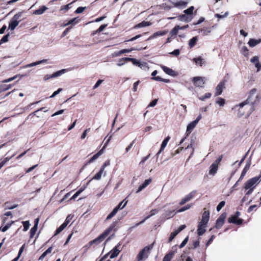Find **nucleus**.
Returning <instances> with one entry per match:
<instances>
[{"mask_svg":"<svg viewBox=\"0 0 261 261\" xmlns=\"http://www.w3.org/2000/svg\"><path fill=\"white\" fill-rule=\"evenodd\" d=\"M9 36V34H7V35L4 36L2 37V38L1 39V40H0V44L7 42L8 41Z\"/></svg>","mask_w":261,"mask_h":261,"instance_id":"53","label":"nucleus"},{"mask_svg":"<svg viewBox=\"0 0 261 261\" xmlns=\"http://www.w3.org/2000/svg\"><path fill=\"white\" fill-rule=\"evenodd\" d=\"M38 227L34 226L30 230V238H33L36 233Z\"/></svg>","mask_w":261,"mask_h":261,"instance_id":"43","label":"nucleus"},{"mask_svg":"<svg viewBox=\"0 0 261 261\" xmlns=\"http://www.w3.org/2000/svg\"><path fill=\"white\" fill-rule=\"evenodd\" d=\"M110 164V161H106L102 165V166L100 168V169H101L102 170L104 171L105 169V168L108 166H109Z\"/></svg>","mask_w":261,"mask_h":261,"instance_id":"62","label":"nucleus"},{"mask_svg":"<svg viewBox=\"0 0 261 261\" xmlns=\"http://www.w3.org/2000/svg\"><path fill=\"white\" fill-rule=\"evenodd\" d=\"M72 217L70 215H69L67 217L65 222L63 223V224H65V226H67V225L69 223L70 221L71 220Z\"/></svg>","mask_w":261,"mask_h":261,"instance_id":"60","label":"nucleus"},{"mask_svg":"<svg viewBox=\"0 0 261 261\" xmlns=\"http://www.w3.org/2000/svg\"><path fill=\"white\" fill-rule=\"evenodd\" d=\"M47 62H48L47 59H43V60L38 61H36V62H33L32 63L33 65V66H37V65H39L42 63H47Z\"/></svg>","mask_w":261,"mask_h":261,"instance_id":"47","label":"nucleus"},{"mask_svg":"<svg viewBox=\"0 0 261 261\" xmlns=\"http://www.w3.org/2000/svg\"><path fill=\"white\" fill-rule=\"evenodd\" d=\"M260 43H261V39H250L248 42V44L250 47H253Z\"/></svg>","mask_w":261,"mask_h":261,"instance_id":"16","label":"nucleus"},{"mask_svg":"<svg viewBox=\"0 0 261 261\" xmlns=\"http://www.w3.org/2000/svg\"><path fill=\"white\" fill-rule=\"evenodd\" d=\"M241 52L243 55L246 57H248L249 56V50L248 48L246 46H243L241 48Z\"/></svg>","mask_w":261,"mask_h":261,"instance_id":"38","label":"nucleus"},{"mask_svg":"<svg viewBox=\"0 0 261 261\" xmlns=\"http://www.w3.org/2000/svg\"><path fill=\"white\" fill-rule=\"evenodd\" d=\"M174 215V211H171L169 212H167L166 214L164 215V217L166 219H169L170 218H171L173 217Z\"/></svg>","mask_w":261,"mask_h":261,"instance_id":"41","label":"nucleus"},{"mask_svg":"<svg viewBox=\"0 0 261 261\" xmlns=\"http://www.w3.org/2000/svg\"><path fill=\"white\" fill-rule=\"evenodd\" d=\"M258 95L257 94V90L256 89H252L249 93L247 99L244 102L245 103L248 105L249 110L247 112L248 114H251L253 111L254 105L258 100Z\"/></svg>","mask_w":261,"mask_h":261,"instance_id":"1","label":"nucleus"},{"mask_svg":"<svg viewBox=\"0 0 261 261\" xmlns=\"http://www.w3.org/2000/svg\"><path fill=\"white\" fill-rule=\"evenodd\" d=\"M121 249V245L120 243H119L114 248H113V249L111 252L106 254L104 256V257H106L109 254L110 255L111 258H114L116 257L119 254Z\"/></svg>","mask_w":261,"mask_h":261,"instance_id":"8","label":"nucleus"},{"mask_svg":"<svg viewBox=\"0 0 261 261\" xmlns=\"http://www.w3.org/2000/svg\"><path fill=\"white\" fill-rule=\"evenodd\" d=\"M128 61H132L133 63V64H135V62H136V60L134 58H128V57L122 58L119 60V61H118L117 65L118 66H122L123 65H124L125 62H128Z\"/></svg>","mask_w":261,"mask_h":261,"instance_id":"13","label":"nucleus"},{"mask_svg":"<svg viewBox=\"0 0 261 261\" xmlns=\"http://www.w3.org/2000/svg\"><path fill=\"white\" fill-rule=\"evenodd\" d=\"M104 171L100 169V171L96 173L92 179L99 180L101 178V175Z\"/></svg>","mask_w":261,"mask_h":261,"instance_id":"39","label":"nucleus"},{"mask_svg":"<svg viewBox=\"0 0 261 261\" xmlns=\"http://www.w3.org/2000/svg\"><path fill=\"white\" fill-rule=\"evenodd\" d=\"M53 250V247H49L45 251H44L40 256L39 259H43L47 254L50 253Z\"/></svg>","mask_w":261,"mask_h":261,"instance_id":"29","label":"nucleus"},{"mask_svg":"<svg viewBox=\"0 0 261 261\" xmlns=\"http://www.w3.org/2000/svg\"><path fill=\"white\" fill-rule=\"evenodd\" d=\"M178 233L179 232L176 230L172 232L169 237V242H171Z\"/></svg>","mask_w":261,"mask_h":261,"instance_id":"48","label":"nucleus"},{"mask_svg":"<svg viewBox=\"0 0 261 261\" xmlns=\"http://www.w3.org/2000/svg\"><path fill=\"white\" fill-rule=\"evenodd\" d=\"M191 207V205L188 204V205L184 206L183 207L181 208L180 209L178 210L177 211V213H181L182 212H184L186 210H189Z\"/></svg>","mask_w":261,"mask_h":261,"instance_id":"51","label":"nucleus"},{"mask_svg":"<svg viewBox=\"0 0 261 261\" xmlns=\"http://www.w3.org/2000/svg\"><path fill=\"white\" fill-rule=\"evenodd\" d=\"M187 2L184 1H179L174 3V5L176 7L185 8L187 6Z\"/></svg>","mask_w":261,"mask_h":261,"instance_id":"30","label":"nucleus"},{"mask_svg":"<svg viewBox=\"0 0 261 261\" xmlns=\"http://www.w3.org/2000/svg\"><path fill=\"white\" fill-rule=\"evenodd\" d=\"M137 49L135 48H132L131 49H123L116 54V56H119L123 54L128 53L133 50H136Z\"/></svg>","mask_w":261,"mask_h":261,"instance_id":"28","label":"nucleus"},{"mask_svg":"<svg viewBox=\"0 0 261 261\" xmlns=\"http://www.w3.org/2000/svg\"><path fill=\"white\" fill-rule=\"evenodd\" d=\"M117 224V221L113 222L109 227L100 234L103 239H105L112 231L115 230V227H116Z\"/></svg>","mask_w":261,"mask_h":261,"instance_id":"9","label":"nucleus"},{"mask_svg":"<svg viewBox=\"0 0 261 261\" xmlns=\"http://www.w3.org/2000/svg\"><path fill=\"white\" fill-rule=\"evenodd\" d=\"M152 248V247L151 246H147L145 247L139 253V254L137 256V258L138 259V261L147 258L148 256L149 253H150V251L151 250Z\"/></svg>","mask_w":261,"mask_h":261,"instance_id":"5","label":"nucleus"},{"mask_svg":"<svg viewBox=\"0 0 261 261\" xmlns=\"http://www.w3.org/2000/svg\"><path fill=\"white\" fill-rule=\"evenodd\" d=\"M11 227V224H7L4 227H0V231L5 232Z\"/></svg>","mask_w":261,"mask_h":261,"instance_id":"55","label":"nucleus"},{"mask_svg":"<svg viewBox=\"0 0 261 261\" xmlns=\"http://www.w3.org/2000/svg\"><path fill=\"white\" fill-rule=\"evenodd\" d=\"M65 71V69H62L59 71H58L53 74H51V77L53 78H55L58 76H61L62 74L64 73Z\"/></svg>","mask_w":261,"mask_h":261,"instance_id":"37","label":"nucleus"},{"mask_svg":"<svg viewBox=\"0 0 261 261\" xmlns=\"http://www.w3.org/2000/svg\"><path fill=\"white\" fill-rule=\"evenodd\" d=\"M86 186L87 185L84 187H82L80 190L76 192V193L70 198V200L74 199L76 198L85 189Z\"/></svg>","mask_w":261,"mask_h":261,"instance_id":"35","label":"nucleus"},{"mask_svg":"<svg viewBox=\"0 0 261 261\" xmlns=\"http://www.w3.org/2000/svg\"><path fill=\"white\" fill-rule=\"evenodd\" d=\"M124 200L121 201L117 206H116L113 211L107 216V220H109L113 217L118 212L119 210L123 209L127 204V201H126L124 204Z\"/></svg>","mask_w":261,"mask_h":261,"instance_id":"6","label":"nucleus"},{"mask_svg":"<svg viewBox=\"0 0 261 261\" xmlns=\"http://www.w3.org/2000/svg\"><path fill=\"white\" fill-rule=\"evenodd\" d=\"M194 9V7L191 6L189 8L184 10V13L186 14H191L193 13Z\"/></svg>","mask_w":261,"mask_h":261,"instance_id":"52","label":"nucleus"},{"mask_svg":"<svg viewBox=\"0 0 261 261\" xmlns=\"http://www.w3.org/2000/svg\"><path fill=\"white\" fill-rule=\"evenodd\" d=\"M151 182V179H146L144 183L141 185L144 188H146Z\"/></svg>","mask_w":261,"mask_h":261,"instance_id":"57","label":"nucleus"},{"mask_svg":"<svg viewBox=\"0 0 261 261\" xmlns=\"http://www.w3.org/2000/svg\"><path fill=\"white\" fill-rule=\"evenodd\" d=\"M226 217V214L225 213L222 214L220 216V217L218 218L216 224V227L217 228H219L223 225Z\"/></svg>","mask_w":261,"mask_h":261,"instance_id":"11","label":"nucleus"},{"mask_svg":"<svg viewBox=\"0 0 261 261\" xmlns=\"http://www.w3.org/2000/svg\"><path fill=\"white\" fill-rule=\"evenodd\" d=\"M158 213V211L156 209L152 210L150 212V215L146 217L144 219H143L142 221L140 222L139 223L136 224V226H138L145 222V221L148 219H149L150 217L154 215L155 214H157Z\"/></svg>","mask_w":261,"mask_h":261,"instance_id":"22","label":"nucleus"},{"mask_svg":"<svg viewBox=\"0 0 261 261\" xmlns=\"http://www.w3.org/2000/svg\"><path fill=\"white\" fill-rule=\"evenodd\" d=\"M79 22L78 20H77L76 18H73L69 20L67 24H65V25L71 24H76Z\"/></svg>","mask_w":261,"mask_h":261,"instance_id":"59","label":"nucleus"},{"mask_svg":"<svg viewBox=\"0 0 261 261\" xmlns=\"http://www.w3.org/2000/svg\"><path fill=\"white\" fill-rule=\"evenodd\" d=\"M210 218V213L208 211H204L202 216V219L199 222L197 233L199 236H202L205 231V227Z\"/></svg>","mask_w":261,"mask_h":261,"instance_id":"2","label":"nucleus"},{"mask_svg":"<svg viewBox=\"0 0 261 261\" xmlns=\"http://www.w3.org/2000/svg\"><path fill=\"white\" fill-rule=\"evenodd\" d=\"M197 123L195 122L194 121L191 122L190 123L187 127V133H188L187 136L191 133L192 130L194 129V128L197 125Z\"/></svg>","mask_w":261,"mask_h":261,"instance_id":"21","label":"nucleus"},{"mask_svg":"<svg viewBox=\"0 0 261 261\" xmlns=\"http://www.w3.org/2000/svg\"><path fill=\"white\" fill-rule=\"evenodd\" d=\"M85 9L86 7H80L75 10V13L77 14L81 13L85 10Z\"/></svg>","mask_w":261,"mask_h":261,"instance_id":"61","label":"nucleus"},{"mask_svg":"<svg viewBox=\"0 0 261 261\" xmlns=\"http://www.w3.org/2000/svg\"><path fill=\"white\" fill-rule=\"evenodd\" d=\"M250 62L255 65V67L257 68V71H258L261 68V64L259 63L258 57L254 56L251 59Z\"/></svg>","mask_w":261,"mask_h":261,"instance_id":"14","label":"nucleus"},{"mask_svg":"<svg viewBox=\"0 0 261 261\" xmlns=\"http://www.w3.org/2000/svg\"><path fill=\"white\" fill-rule=\"evenodd\" d=\"M174 255L173 251H170L168 253L165 255L163 259V261H171Z\"/></svg>","mask_w":261,"mask_h":261,"instance_id":"25","label":"nucleus"},{"mask_svg":"<svg viewBox=\"0 0 261 261\" xmlns=\"http://www.w3.org/2000/svg\"><path fill=\"white\" fill-rule=\"evenodd\" d=\"M225 203V202L224 201H222L219 203L217 206V210L218 212H219L221 210V208L224 206Z\"/></svg>","mask_w":261,"mask_h":261,"instance_id":"54","label":"nucleus"},{"mask_svg":"<svg viewBox=\"0 0 261 261\" xmlns=\"http://www.w3.org/2000/svg\"><path fill=\"white\" fill-rule=\"evenodd\" d=\"M216 102L221 107H223L225 104V99L220 97L216 99Z\"/></svg>","mask_w":261,"mask_h":261,"instance_id":"42","label":"nucleus"},{"mask_svg":"<svg viewBox=\"0 0 261 261\" xmlns=\"http://www.w3.org/2000/svg\"><path fill=\"white\" fill-rule=\"evenodd\" d=\"M107 26V24H102L94 33H93V35L101 32Z\"/></svg>","mask_w":261,"mask_h":261,"instance_id":"50","label":"nucleus"},{"mask_svg":"<svg viewBox=\"0 0 261 261\" xmlns=\"http://www.w3.org/2000/svg\"><path fill=\"white\" fill-rule=\"evenodd\" d=\"M135 64L138 65L141 69L144 70L149 69L148 64L146 62H139L136 60Z\"/></svg>","mask_w":261,"mask_h":261,"instance_id":"23","label":"nucleus"},{"mask_svg":"<svg viewBox=\"0 0 261 261\" xmlns=\"http://www.w3.org/2000/svg\"><path fill=\"white\" fill-rule=\"evenodd\" d=\"M261 180V176H256L248 180L245 184L244 189H253L257 185Z\"/></svg>","mask_w":261,"mask_h":261,"instance_id":"3","label":"nucleus"},{"mask_svg":"<svg viewBox=\"0 0 261 261\" xmlns=\"http://www.w3.org/2000/svg\"><path fill=\"white\" fill-rule=\"evenodd\" d=\"M103 240L104 239L102 238V237L101 236V235H100L98 237L96 238L94 240L90 242L89 245H92L93 244H98L100 242H101L102 241H103Z\"/></svg>","mask_w":261,"mask_h":261,"instance_id":"32","label":"nucleus"},{"mask_svg":"<svg viewBox=\"0 0 261 261\" xmlns=\"http://www.w3.org/2000/svg\"><path fill=\"white\" fill-rule=\"evenodd\" d=\"M218 166L216 164H212L210 167L209 174L211 175H214L218 170Z\"/></svg>","mask_w":261,"mask_h":261,"instance_id":"19","label":"nucleus"},{"mask_svg":"<svg viewBox=\"0 0 261 261\" xmlns=\"http://www.w3.org/2000/svg\"><path fill=\"white\" fill-rule=\"evenodd\" d=\"M198 38L197 37H193L192 39H191L189 42V45L190 48H192L195 46L197 41Z\"/></svg>","mask_w":261,"mask_h":261,"instance_id":"34","label":"nucleus"},{"mask_svg":"<svg viewBox=\"0 0 261 261\" xmlns=\"http://www.w3.org/2000/svg\"><path fill=\"white\" fill-rule=\"evenodd\" d=\"M193 61L196 64H199L200 66H202L203 63V59L201 57H199L198 58H195L193 59Z\"/></svg>","mask_w":261,"mask_h":261,"instance_id":"40","label":"nucleus"},{"mask_svg":"<svg viewBox=\"0 0 261 261\" xmlns=\"http://www.w3.org/2000/svg\"><path fill=\"white\" fill-rule=\"evenodd\" d=\"M13 85H0V92L6 91L10 89Z\"/></svg>","mask_w":261,"mask_h":261,"instance_id":"31","label":"nucleus"},{"mask_svg":"<svg viewBox=\"0 0 261 261\" xmlns=\"http://www.w3.org/2000/svg\"><path fill=\"white\" fill-rule=\"evenodd\" d=\"M170 139V137L169 136H168L162 142V143L161 146V150H163L165 149V148L167 146V143H168V141H169Z\"/></svg>","mask_w":261,"mask_h":261,"instance_id":"36","label":"nucleus"},{"mask_svg":"<svg viewBox=\"0 0 261 261\" xmlns=\"http://www.w3.org/2000/svg\"><path fill=\"white\" fill-rule=\"evenodd\" d=\"M151 24V23L149 21H143L142 22L136 24L134 27V28L136 29L138 28H143L147 26H149Z\"/></svg>","mask_w":261,"mask_h":261,"instance_id":"20","label":"nucleus"},{"mask_svg":"<svg viewBox=\"0 0 261 261\" xmlns=\"http://www.w3.org/2000/svg\"><path fill=\"white\" fill-rule=\"evenodd\" d=\"M22 224L23 225V231H27L30 226L29 221H23Z\"/></svg>","mask_w":261,"mask_h":261,"instance_id":"44","label":"nucleus"},{"mask_svg":"<svg viewBox=\"0 0 261 261\" xmlns=\"http://www.w3.org/2000/svg\"><path fill=\"white\" fill-rule=\"evenodd\" d=\"M62 91V88L58 89L57 91H55L53 94L50 96V98H53L56 96L57 94H58L60 92Z\"/></svg>","mask_w":261,"mask_h":261,"instance_id":"63","label":"nucleus"},{"mask_svg":"<svg viewBox=\"0 0 261 261\" xmlns=\"http://www.w3.org/2000/svg\"><path fill=\"white\" fill-rule=\"evenodd\" d=\"M179 30V26L176 25L175 26L170 32V35L171 37L176 36L178 33V31Z\"/></svg>","mask_w":261,"mask_h":261,"instance_id":"33","label":"nucleus"},{"mask_svg":"<svg viewBox=\"0 0 261 261\" xmlns=\"http://www.w3.org/2000/svg\"><path fill=\"white\" fill-rule=\"evenodd\" d=\"M162 68L163 70V71L167 74L171 75V76H175L176 75L175 72L174 70H173L172 69L169 68L165 66H162Z\"/></svg>","mask_w":261,"mask_h":261,"instance_id":"17","label":"nucleus"},{"mask_svg":"<svg viewBox=\"0 0 261 261\" xmlns=\"http://www.w3.org/2000/svg\"><path fill=\"white\" fill-rule=\"evenodd\" d=\"M21 16V13L16 14L10 20L9 23V29L13 31L19 24L20 21L19 19Z\"/></svg>","mask_w":261,"mask_h":261,"instance_id":"4","label":"nucleus"},{"mask_svg":"<svg viewBox=\"0 0 261 261\" xmlns=\"http://www.w3.org/2000/svg\"><path fill=\"white\" fill-rule=\"evenodd\" d=\"M212 94L211 93H207L204 95L200 96L199 99L201 101H204L205 99L210 98Z\"/></svg>","mask_w":261,"mask_h":261,"instance_id":"46","label":"nucleus"},{"mask_svg":"<svg viewBox=\"0 0 261 261\" xmlns=\"http://www.w3.org/2000/svg\"><path fill=\"white\" fill-rule=\"evenodd\" d=\"M167 33H168V32L167 31H159V32H155L152 36L149 37L148 38V40L153 39V38H156L159 36H164V35H166V34H167Z\"/></svg>","mask_w":261,"mask_h":261,"instance_id":"18","label":"nucleus"},{"mask_svg":"<svg viewBox=\"0 0 261 261\" xmlns=\"http://www.w3.org/2000/svg\"><path fill=\"white\" fill-rule=\"evenodd\" d=\"M18 76V75H15V76H13L12 77H10L9 79L4 80L2 81V83H9V82L14 80L15 79H16L17 77Z\"/></svg>","mask_w":261,"mask_h":261,"instance_id":"49","label":"nucleus"},{"mask_svg":"<svg viewBox=\"0 0 261 261\" xmlns=\"http://www.w3.org/2000/svg\"><path fill=\"white\" fill-rule=\"evenodd\" d=\"M195 194V191H192L191 193H190L189 194L187 195L183 199L181 200V201L179 202L180 205H183L185 203H186L187 202L190 201L191 199H192Z\"/></svg>","mask_w":261,"mask_h":261,"instance_id":"12","label":"nucleus"},{"mask_svg":"<svg viewBox=\"0 0 261 261\" xmlns=\"http://www.w3.org/2000/svg\"><path fill=\"white\" fill-rule=\"evenodd\" d=\"M223 87L224 84L222 83H220L217 85L216 89V92L215 93V96L219 95L222 93Z\"/></svg>","mask_w":261,"mask_h":261,"instance_id":"24","label":"nucleus"},{"mask_svg":"<svg viewBox=\"0 0 261 261\" xmlns=\"http://www.w3.org/2000/svg\"><path fill=\"white\" fill-rule=\"evenodd\" d=\"M228 12H226L223 15H220L219 14H215V16L216 17H217L218 18H223L226 17L228 16Z\"/></svg>","mask_w":261,"mask_h":261,"instance_id":"56","label":"nucleus"},{"mask_svg":"<svg viewBox=\"0 0 261 261\" xmlns=\"http://www.w3.org/2000/svg\"><path fill=\"white\" fill-rule=\"evenodd\" d=\"M139 83H140L139 81H138L134 83L133 88V90L134 92H136L137 91V87H138V86L139 84Z\"/></svg>","mask_w":261,"mask_h":261,"instance_id":"64","label":"nucleus"},{"mask_svg":"<svg viewBox=\"0 0 261 261\" xmlns=\"http://www.w3.org/2000/svg\"><path fill=\"white\" fill-rule=\"evenodd\" d=\"M249 167H250V164H246L245 167H244V168L243 169L242 172V173H241V175L238 180V181H240L241 179H242V178L244 177V176L245 175V174H246L247 171L248 170V169H249Z\"/></svg>","mask_w":261,"mask_h":261,"instance_id":"27","label":"nucleus"},{"mask_svg":"<svg viewBox=\"0 0 261 261\" xmlns=\"http://www.w3.org/2000/svg\"><path fill=\"white\" fill-rule=\"evenodd\" d=\"M47 9V8L46 7L43 6L40 9L35 10L33 13L35 15H41Z\"/></svg>","mask_w":261,"mask_h":261,"instance_id":"26","label":"nucleus"},{"mask_svg":"<svg viewBox=\"0 0 261 261\" xmlns=\"http://www.w3.org/2000/svg\"><path fill=\"white\" fill-rule=\"evenodd\" d=\"M239 107L238 115L240 117L244 115L248 116L251 114L247 113L249 110V107H248V105L245 103L244 102L240 103L239 105Z\"/></svg>","mask_w":261,"mask_h":261,"instance_id":"7","label":"nucleus"},{"mask_svg":"<svg viewBox=\"0 0 261 261\" xmlns=\"http://www.w3.org/2000/svg\"><path fill=\"white\" fill-rule=\"evenodd\" d=\"M188 239H189V237L187 236L184 240V241L182 242V243L180 244V246H179V247L180 248L184 247L186 244L187 243L188 241Z\"/></svg>","mask_w":261,"mask_h":261,"instance_id":"58","label":"nucleus"},{"mask_svg":"<svg viewBox=\"0 0 261 261\" xmlns=\"http://www.w3.org/2000/svg\"><path fill=\"white\" fill-rule=\"evenodd\" d=\"M204 78L201 77H194L193 79V82L196 87H203L205 83Z\"/></svg>","mask_w":261,"mask_h":261,"instance_id":"10","label":"nucleus"},{"mask_svg":"<svg viewBox=\"0 0 261 261\" xmlns=\"http://www.w3.org/2000/svg\"><path fill=\"white\" fill-rule=\"evenodd\" d=\"M228 222L234 224H241L243 222V220L239 219L237 216H232L229 218Z\"/></svg>","mask_w":261,"mask_h":261,"instance_id":"15","label":"nucleus"},{"mask_svg":"<svg viewBox=\"0 0 261 261\" xmlns=\"http://www.w3.org/2000/svg\"><path fill=\"white\" fill-rule=\"evenodd\" d=\"M66 226L65 224H62L59 228H58L56 231L55 235H57L60 233Z\"/></svg>","mask_w":261,"mask_h":261,"instance_id":"45","label":"nucleus"}]
</instances>
